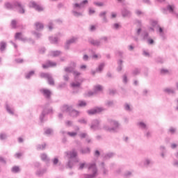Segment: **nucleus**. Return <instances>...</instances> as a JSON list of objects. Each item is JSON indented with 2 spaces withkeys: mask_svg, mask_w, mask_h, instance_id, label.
I'll use <instances>...</instances> for the list:
<instances>
[{
  "mask_svg": "<svg viewBox=\"0 0 178 178\" xmlns=\"http://www.w3.org/2000/svg\"><path fill=\"white\" fill-rule=\"evenodd\" d=\"M88 3V0H83L80 3H75L72 4L73 10L72 11V15L75 17H80V16H83V13L79 12V9H83V8H86L85 5H87Z\"/></svg>",
  "mask_w": 178,
  "mask_h": 178,
  "instance_id": "nucleus-1",
  "label": "nucleus"
},
{
  "mask_svg": "<svg viewBox=\"0 0 178 178\" xmlns=\"http://www.w3.org/2000/svg\"><path fill=\"white\" fill-rule=\"evenodd\" d=\"M4 6L6 9H8L10 10H12L16 8L19 9V13H24V8L23 7V5H22V2L15 1L13 3L7 2L4 4Z\"/></svg>",
  "mask_w": 178,
  "mask_h": 178,
  "instance_id": "nucleus-2",
  "label": "nucleus"
},
{
  "mask_svg": "<svg viewBox=\"0 0 178 178\" xmlns=\"http://www.w3.org/2000/svg\"><path fill=\"white\" fill-rule=\"evenodd\" d=\"M88 170L89 173L92 174H85L83 178H95L98 173V169L97 168V164L95 163L88 164Z\"/></svg>",
  "mask_w": 178,
  "mask_h": 178,
  "instance_id": "nucleus-3",
  "label": "nucleus"
},
{
  "mask_svg": "<svg viewBox=\"0 0 178 178\" xmlns=\"http://www.w3.org/2000/svg\"><path fill=\"white\" fill-rule=\"evenodd\" d=\"M108 123L111 127L108 125H104L103 127L104 130H106V131H116V130L119 129V126H120L119 122L112 119H108Z\"/></svg>",
  "mask_w": 178,
  "mask_h": 178,
  "instance_id": "nucleus-4",
  "label": "nucleus"
},
{
  "mask_svg": "<svg viewBox=\"0 0 178 178\" xmlns=\"http://www.w3.org/2000/svg\"><path fill=\"white\" fill-rule=\"evenodd\" d=\"M76 64H74V67H67L65 68V72H66V73H72L74 74L75 80H79V76H80L81 73L74 70Z\"/></svg>",
  "mask_w": 178,
  "mask_h": 178,
  "instance_id": "nucleus-5",
  "label": "nucleus"
},
{
  "mask_svg": "<svg viewBox=\"0 0 178 178\" xmlns=\"http://www.w3.org/2000/svg\"><path fill=\"white\" fill-rule=\"evenodd\" d=\"M100 123L101 122L98 120H92L90 129L93 130V131H97V130H101V126L99 125Z\"/></svg>",
  "mask_w": 178,
  "mask_h": 178,
  "instance_id": "nucleus-6",
  "label": "nucleus"
},
{
  "mask_svg": "<svg viewBox=\"0 0 178 178\" xmlns=\"http://www.w3.org/2000/svg\"><path fill=\"white\" fill-rule=\"evenodd\" d=\"M40 92H41V94H42L43 97L46 99H51V97L52 96V92H51V90L45 88H42L40 89Z\"/></svg>",
  "mask_w": 178,
  "mask_h": 178,
  "instance_id": "nucleus-7",
  "label": "nucleus"
},
{
  "mask_svg": "<svg viewBox=\"0 0 178 178\" xmlns=\"http://www.w3.org/2000/svg\"><path fill=\"white\" fill-rule=\"evenodd\" d=\"M104 111V108L102 107H95L90 110L87 111V113L90 116L92 115H97V113H101Z\"/></svg>",
  "mask_w": 178,
  "mask_h": 178,
  "instance_id": "nucleus-8",
  "label": "nucleus"
},
{
  "mask_svg": "<svg viewBox=\"0 0 178 178\" xmlns=\"http://www.w3.org/2000/svg\"><path fill=\"white\" fill-rule=\"evenodd\" d=\"M30 8H33L37 12L44 11V7L35 3V1H31L29 3Z\"/></svg>",
  "mask_w": 178,
  "mask_h": 178,
  "instance_id": "nucleus-9",
  "label": "nucleus"
},
{
  "mask_svg": "<svg viewBox=\"0 0 178 178\" xmlns=\"http://www.w3.org/2000/svg\"><path fill=\"white\" fill-rule=\"evenodd\" d=\"M74 81L75 82H72L71 83V87H72V88L80 87L81 86V83L83 82V78H80V76H78V80L74 79Z\"/></svg>",
  "mask_w": 178,
  "mask_h": 178,
  "instance_id": "nucleus-10",
  "label": "nucleus"
},
{
  "mask_svg": "<svg viewBox=\"0 0 178 178\" xmlns=\"http://www.w3.org/2000/svg\"><path fill=\"white\" fill-rule=\"evenodd\" d=\"M88 42L91 45H93V47H100V45H102V42H101L99 39L95 40V39L90 38L88 40Z\"/></svg>",
  "mask_w": 178,
  "mask_h": 178,
  "instance_id": "nucleus-11",
  "label": "nucleus"
},
{
  "mask_svg": "<svg viewBox=\"0 0 178 178\" xmlns=\"http://www.w3.org/2000/svg\"><path fill=\"white\" fill-rule=\"evenodd\" d=\"M52 112H53L52 108H49V109L44 108L40 116V122H44V118H45V115H47V113H52Z\"/></svg>",
  "mask_w": 178,
  "mask_h": 178,
  "instance_id": "nucleus-12",
  "label": "nucleus"
},
{
  "mask_svg": "<svg viewBox=\"0 0 178 178\" xmlns=\"http://www.w3.org/2000/svg\"><path fill=\"white\" fill-rule=\"evenodd\" d=\"M76 40H77V38H72L67 40L66 44L65 45V49H69V48H70L71 44H74V42H76Z\"/></svg>",
  "mask_w": 178,
  "mask_h": 178,
  "instance_id": "nucleus-13",
  "label": "nucleus"
},
{
  "mask_svg": "<svg viewBox=\"0 0 178 178\" xmlns=\"http://www.w3.org/2000/svg\"><path fill=\"white\" fill-rule=\"evenodd\" d=\"M66 155H70V159H73L77 156V152L76 149H72L71 152H65Z\"/></svg>",
  "mask_w": 178,
  "mask_h": 178,
  "instance_id": "nucleus-14",
  "label": "nucleus"
},
{
  "mask_svg": "<svg viewBox=\"0 0 178 178\" xmlns=\"http://www.w3.org/2000/svg\"><path fill=\"white\" fill-rule=\"evenodd\" d=\"M121 13L123 17H129V16H131V12L126 8H122Z\"/></svg>",
  "mask_w": 178,
  "mask_h": 178,
  "instance_id": "nucleus-15",
  "label": "nucleus"
},
{
  "mask_svg": "<svg viewBox=\"0 0 178 178\" xmlns=\"http://www.w3.org/2000/svg\"><path fill=\"white\" fill-rule=\"evenodd\" d=\"M72 107H73L72 106L65 104L61 107V111L62 112H67L69 113L72 111Z\"/></svg>",
  "mask_w": 178,
  "mask_h": 178,
  "instance_id": "nucleus-16",
  "label": "nucleus"
},
{
  "mask_svg": "<svg viewBox=\"0 0 178 178\" xmlns=\"http://www.w3.org/2000/svg\"><path fill=\"white\" fill-rule=\"evenodd\" d=\"M56 66V63L52 61H48L46 65H42L43 69H48V67H54Z\"/></svg>",
  "mask_w": 178,
  "mask_h": 178,
  "instance_id": "nucleus-17",
  "label": "nucleus"
},
{
  "mask_svg": "<svg viewBox=\"0 0 178 178\" xmlns=\"http://www.w3.org/2000/svg\"><path fill=\"white\" fill-rule=\"evenodd\" d=\"M69 114L70 115H71L72 118H77V116L80 115V112L79 111L73 109V107H72Z\"/></svg>",
  "mask_w": 178,
  "mask_h": 178,
  "instance_id": "nucleus-18",
  "label": "nucleus"
},
{
  "mask_svg": "<svg viewBox=\"0 0 178 178\" xmlns=\"http://www.w3.org/2000/svg\"><path fill=\"white\" fill-rule=\"evenodd\" d=\"M35 30L38 31H41V30H44V24L41 22L35 23Z\"/></svg>",
  "mask_w": 178,
  "mask_h": 178,
  "instance_id": "nucleus-19",
  "label": "nucleus"
},
{
  "mask_svg": "<svg viewBox=\"0 0 178 178\" xmlns=\"http://www.w3.org/2000/svg\"><path fill=\"white\" fill-rule=\"evenodd\" d=\"M115 156V153L113 152H109L106 153L104 155V161H108V159H111V158H113Z\"/></svg>",
  "mask_w": 178,
  "mask_h": 178,
  "instance_id": "nucleus-20",
  "label": "nucleus"
},
{
  "mask_svg": "<svg viewBox=\"0 0 178 178\" xmlns=\"http://www.w3.org/2000/svg\"><path fill=\"white\" fill-rule=\"evenodd\" d=\"M117 63H118L117 71L122 72L123 69V60L122 59L118 60Z\"/></svg>",
  "mask_w": 178,
  "mask_h": 178,
  "instance_id": "nucleus-21",
  "label": "nucleus"
},
{
  "mask_svg": "<svg viewBox=\"0 0 178 178\" xmlns=\"http://www.w3.org/2000/svg\"><path fill=\"white\" fill-rule=\"evenodd\" d=\"M50 56H54V58H56V56H60V55H62V51H52L49 53Z\"/></svg>",
  "mask_w": 178,
  "mask_h": 178,
  "instance_id": "nucleus-22",
  "label": "nucleus"
},
{
  "mask_svg": "<svg viewBox=\"0 0 178 178\" xmlns=\"http://www.w3.org/2000/svg\"><path fill=\"white\" fill-rule=\"evenodd\" d=\"M166 10L170 12V13H173L175 12V5H168L167 8H163V10L166 12Z\"/></svg>",
  "mask_w": 178,
  "mask_h": 178,
  "instance_id": "nucleus-23",
  "label": "nucleus"
},
{
  "mask_svg": "<svg viewBox=\"0 0 178 178\" xmlns=\"http://www.w3.org/2000/svg\"><path fill=\"white\" fill-rule=\"evenodd\" d=\"M143 163L145 166H151L154 165V161L151 159H145Z\"/></svg>",
  "mask_w": 178,
  "mask_h": 178,
  "instance_id": "nucleus-24",
  "label": "nucleus"
},
{
  "mask_svg": "<svg viewBox=\"0 0 178 178\" xmlns=\"http://www.w3.org/2000/svg\"><path fill=\"white\" fill-rule=\"evenodd\" d=\"M138 126L141 129V130H148V127H147V124L143 122H138Z\"/></svg>",
  "mask_w": 178,
  "mask_h": 178,
  "instance_id": "nucleus-25",
  "label": "nucleus"
},
{
  "mask_svg": "<svg viewBox=\"0 0 178 178\" xmlns=\"http://www.w3.org/2000/svg\"><path fill=\"white\" fill-rule=\"evenodd\" d=\"M6 109L7 112L8 113H10V115H15V109L10 108V106H9V105H8V104L6 105Z\"/></svg>",
  "mask_w": 178,
  "mask_h": 178,
  "instance_id": "nucleus-26",
  "label": "nucleus"
},
{
  "mask_svg": "<svg viewBox=\"0 0 178 178\" xmlns=\"http://www.w3.org/2000/svg\"><path fill=\"white\" fill-rule=\"evenodd\" d=\"M104 67H105V63H102L100 65H99L98 67L96 69V72L97 73H101V72L104 70Z\"/></svg>",
  "mask_w": 178,
  "mask_h": 178,
  "instance_id": "nucleus-27",
  "label": "nucleus"
},
{
  "mask_svg": "<svg viewBox=\"0 0 178 178\" xmlns=\"http://www.w3.org/2000/svg\"><path fill=\"white\" fill-rule=\"evenodd\" d=\"M40 158L42 161H44V162H46L47 163L49 162V158H48V156H47L46 154H41Z\"/></svg>",
  "mask_w": 178,
  "mask_h": 178,
  "instance_id": "nucleus-28",
  "label": "nucleus"
},
{
  "mask_svg": "<svg viewBox=\"0 0 178 178\" xmlns=\"http://www.w3.org/2000/svg\"><path fill=\"white\" fill-rule=\"evenodd\" d=\"M163 92H165V94H175V90L173 88H166L163 89Z\"/></svg>",
  "mask_w": 178,
  "mask_h": 178,
  "instance_id": "nucleus-29",
  "label": "nucleus"
},
{
  "mask_svg": "<svg viewBox=\"0 0 178 178\" xmlns=\"http://www.w3.org/2000/svg\"><path fill=\"white\" fill-rule=\"evenodd\" d=\"M142 37H143V41H147L149 37V34L148 33V32L145 31L142 34Z\"/></svg>",
  "mask_w": 178,
  "mask_h": 178,
  "instance_id": "nucleus-30",
  "label": "nucleus"
},
{
  "mask_svg": "<svg viewBox=\"0 0 178 178\" xmlns=\"http://www.w3.org/2000/svg\"><path fill=\"white\" fill-rule=\"evenodd\" d=\"M49 40L51 44H58V38L50 36Z\"/></svg>",
  "mask_w": 178,
  "mask_h": 178,
  "instance_id": "nucleus-31",
  "label": "nucleus"
},
{
  "mask_svg": "<svg viewBox=\"0 0 178 178\" xmlns=\"http://www.w3.org/2000/svg\"><path fill=\"white\" fill-rule=\"evenodd\" d=\"M76 106H79L80 108H84V106H87V103L84 101L79 100V104H76Z\"/></svg>",
  "mask_w": 178,
  "mask_h": 178,
  "instance_id": "nucleus-32",
  "label": "nucleus"
},
{
  "mask_svg": "<svg viewBox=\"0 0 178 178\" xmlns=\"http://www.w3.org/2000/svg\"><path fill=\"white\" fill-rule=\"evenodd\" d=\"M48 83L50 86H55V81H54V78H52V75H50L48 78Z\"/></svg>",
  "mask_w": 178,
  "mask_h": 178,
  "instance_id": "nucleus-33",
  "label": "nucleus"
},
{
  "mask_svg": "<svg viewBox=\"0 0 178 178\" xmlns=\"http://www.w3.org/2000/svg\"><path fill=\"white\" fill-rule=\"evenodd\" d=\"M140 73H141V70L139 68H135L133 71H132V74L134 76H138V74H140Z\"/></svg>",
  "mask_w": 178,
  "mask_h": 178,
  "instance_id": "nucleus-34",
  "label": "nucleus"
},
{
  "mask_svg": "<svg viewBox=\"0 0 178 178\" xmlns=\"http://www.w3.org/2000/svg\"><path fill=\"white\" fill-rule=\"evenodd\" d=\"M11 172L13 173H19V172H20V168H19V166L15 165V166L12 168Z\"/></svg>",
  "mask_w": 178,
  "mask_h": 178,
  "instance_id": "nucleus-35",
  "label": "nucleus"
},
{
  "mask_svg": "<svg viewBox=\"0 0 178 178\" xmlns=\"http://www.w3.org/2000/svg\"><path fill=\"white\" fill-rule=\"evenodd\" d=\"M80 152L83 154H90V147H86L85 149H81Z\"/></svg>",
  "mask_w": 178,
  "mask_h": 178,
  "instance_id": "nucleus-36",
  "label": "nucleus"
},
{
  "mask_svg": "<svg viewBox=\"0 0 178 178\" xmlns=\"http://www.w3.org/2000/svg\"><path fill=\"white\" fill-rule=\"evenodd\" d=\"M94 90H95V92H99V91H102V86L101 85H97L96 86H95L94 88Z\"/></svg>",
  "mask_w": 178,
  "mask_h": 178,
  "instance_id": "nucleus-37",
  "label": "nucleus"
},
{
  "mask_svg": "<svg viewBox=\"0 0 178 178\" xmlns=\"http://www.w3.org/2000/svg\"><path fill=\"white\" fill-rule=\"evenodd\" d=\"M6 49V42H1L0 43V51H5Z\"/></svg>",
  "mask_w": 178,
  "mask_h": 178,
  "instance_id": "nucleus-38",
  "label": "nucleus"
},
{
  "mask_svg": "<svg viewBox=\"0 0 178 178\" xmlns=\"http://www.w3.org/2000/svg\"><path fill=\"white\" fill-rule=\"evenodd\" d=\"M144 135L146 138H151V137H152V132H151L150 131H146Z\"/></svg>",
  "mask_w": 178,
  "mask_h": 178,
  "instance_id": "nucleus-39",
  "label": "nucleus"
},
{
  "mask_svg": "<svg viewBox=\"0 0 178 178\" xmlns=\"http://www.w3.org/2000/svg\"><path fill=\"white\" fill-rule=\"evenodd\" d=\"M54 133V130L51 128L44 129V134H47V136H49V134H52Z\"/></svg>",
  "mask_w": 178,
  "mask_h": 178,
  "instance_id": "nucleus-40",
  "label": "nucleus"
},
{
  "mask_svg": "<svg viewBox=\"0 0 178 178\" xmlns=\"http://www.w3.org/2000/svg\"><path fill=\"white\" fill-rule=\"evenodd\" d=\"M47 172V169L39 170L37 171L38 176H42Z\"/></svg>",
  "mask_w": 178,
  "mask_h": 178,
  "instance_id": "nucleus-41",
  "label": "nucleus"
},
{
  "mask_svg": "<svg viewBox=\"0 0 178 178\" xmlns=\"http://www.w3.org/2000/svg\"><path fill=\"white\" fill-rule=\"evenodd\" d=\"M50 76H51V74H49V73H44V72H42V73L40 74V77H42V79H48V78Z\"/></svg>",
  "mask_w": 178,
  "mask_h": 178,
  "instance_id": "nucleus-42",
  "label": "nucleus"
},
{
  "mask_svg": "<svg viewBox=\"0 0 178 178\" xmlns=\"http://www.w3.org/2000/svg\"><path fill=\"white\" fill-rule=\"evenodd\" d=\"M34 71H31L29 72L28 74H26L25 77L26 79H30L31 76H34Z\"/></svg>",
  "mask_w": 178,
  "mask_h": 178,
  "instance_id": "nucleus-43",
  "label": "nucleus"
},
{
  "mask_svg": "<svg viewBox=\"0 0 178 178\" xmlns=\"http://www.w3.org/2000/svg\"><path fill=\"white\" fill-rule=\"evenodd\" d=\"M101 165H102V169H103L104 175H106V173H108V170L106 168H105V163L102 162L101 163Z\"/></svg>",
  "mask_w": 178,
  "mask_h": 178,
  "instance_id": "nucleus-44",
  "label": "nucleus"
},
{
  "mask_svg": "<svg viewBox=\"0 0 178 178\" xmlns=\"http://www.w3.org/2000/svg\"><path fill=\"white\" fill-rule=\"evenodd\" d=\"M99 41L100 42H108V37L106 36H103L102 38H99Z\"/></svg>",
  "mask_w": 178,
  "mask_h": 178,
  "instance_id": "nucleus-45",
  "label": "nucleus"
},
{
  "mask_svg": "<svg viewBox=\"0 0 178 178\" xmlns=\"http://www.w3.org/2000/svg\"><path fill=\"white\" fill-rule=\"evenodd\" d=\"M78 122L81 124H87V120H86L85 118H81L78 120Z\"/></svg>",
  "mask_w": 178,
  "mask_h": 178,
  "instance_id": "nucleus-46",
  "label": "nucleus"
},
{
  "mask_svg": "<svg viewBox=\"0 0 178 178\" xmlns=\"http://www.w3.org/2000/svg\"><path fill=\"white\" fill-rule=\"evenodd\" d=\"M45 147H47V145H37V149H45Z\"/></svg>",
  "mask_w": 178,
  "mask_h": 178,
  "instance_id": "nucleus-47",
  "label": "nucleus"
},
{
  "mask_svg": "<svg viewBox=\"0 0 178 178\" xmlns=\"http://www.w3.org/2000/svg\"><path fill=\"white\" fill-rule=\"evenodd\" d=\"M84 166H86V162L84 163H79V170H83L84 169Z\"/></svg>",
  "mask_w": 178,
  "mask_h": 178,
  "instance_id": "nucleus-48",
  "label": "nucleus"
},
{
  "mask_svg": "<svg viewBox=\"0 0 178 178\" xmlns=\"http://www.w3.org/2000/svg\"><path fill=\"white\" fill-rule=\"evenodd\" d=\"M124 109H125V111H127L128 112H131V108L130 107V105H129V104H125Z\"/></svg>",
  "mask_w": 178,
  "mask_h": 178,
  "instance_id": "nucleus-49",
  "label": "nucleus"
},
{
  "mask_svg": "<svg viewBox=\"0 0 178 178\" xmlns=\"http://www.w3.org/2000/svg\"><path fill=\"white\" fill-rule=\"evenodd\" d=\"M20 38H22V33L20 32L16 33L15 35V40H20Z\"/></svg>",
  "mask_w": 178,
  "mask_h": 178,
  "instance_id": "nucleus-50",
  "label": "nucleus"
},
{
  "mask_svg": "<svg viewBox=\"0 0 178 178\" xmlns=\"http://www.w3.org/2000/svg\"><path fill=\"white\" fill-rule=\"evenodd\" d=\"M122 81L124 84H127V74H124L122 76Z\"/></svg>",
  "mask_w": 178,
  "mask_h": 178,
  "instance_id": "nucleus-51",
  "label": "nucleus"
},
{
  "mask_svg": "<svg viewBox=\"0 0 178 178\" xmlns=\"http://www.w3.org/2000/svg\"><path fill=\"white\" fill-rule=\"evenodd\" d=\"M17 25V22H16V20L13 19L11 22V26L13 27V29H16V26Z\"/></svg>",
  "mask_w": 178,
  "mask_h": 178,
  "instance_id": "nucleus-52",
  "label": "nucleus"
},
{
  "mask_svg": "<svg viewBox=\"0 0 178 178\" xmlns=\"http://www.w3.org/2000/svg\"><path fill=\"white\" fill-rule=\"evenodd\" d=\"M88 136V134H87V133H81L79 134V137L81 138H87Z\"/></svg>",
  "mask_w": 178,
  "mask_h": 178,
  "instance_id": "nucleus-53",
  "label": "nucleus"
},
{
  "mask_svg": "<svg viewBox=\"0 0 178 178\" xmlns=\"http://www.w3.org/2000/svg\"><path fill=\"white\" fill-rule=\"evenodd\" d=\"M52 162L54 166H56V165H58V163H59V159H58V158L56 157L54 159H52Z\"/></svg>",
  "mask_w": 178,
  "mask_h": 178,
  "instance_id": "nucleus-54",
  "label": "nucleus"
},
{
  "mask_svg": "<svg viewBox=\"0 0 178 178\" xmlns=\"http://www.w3.org/2000/svg\"><path fill=\"white\" fill-rule=\"evenodd\" d=\"M67 165L70 169L73 168V163H72V160L68 161Z\"/></svg>",
  "mask_w": 178,
  "mask_h": 178,
  "instance_id": "nucleus-55",
  "label": "nucleus"
},
{
  "mask_svg": "<svg viewBox=\"0 0 178 178\" xmlns=\"http://www.w3.org/2000/svg\"><path fill=\"white\" fill-rule=\"evenodd\" d=\"M67 134H68V136L70 137H74L77 136V132H67Z\"/></svg>",
  "mask_w": 178,
  "mask_h": 178,
  "instance_id": "nucleus-56",
  "label": "nucleus"
},
{
  "mask_svg": "<svg viewBox=\"0 0 178 178\" xmlns=\"http://www.w3.org/2000/svg\"><path fill=\"white\" fill-rule=\"evenodd\" d=\"M168 73H169V70H168L166 69H161V74H168Z\"/></svg>",
  "mask_w": 178,
  "mask_h": 178,
  "instance_id": "nucleus-57",
  "label": "nucleus"
},
{
  "mask_svg": "<svg viewBox=\"0 0 178 178\" xmlns=\"http://www.w3.org/2000/svg\"><path fill=\"white\" fill-rule=\"evenodd\" d=\"M48 29L49 30H52L54 29V23L52 22V21H51L49 24H48Z\"/></svg>",
  "mask_w": 178,
  "mask_h": 178,
  "instance_id": "nucleus-58",
  "label": "nucleus"
},
{
  "mask_svg": "<svg viewBox=\"0 0 178 178\" xmlns=\"http://www.w3.org/2000/svg\"><path fill=\"white\" fill-rule=\"evenodd\" d=\"M33 34L35 35L36 38H41V33H37L35 31L33 32Z\"/></svg>",
  "mask_w": 178,
  "mask_h": 178,
  "instance_id": "nucleus-59",
  "label": "nucleus"
},
{
  "mask_svg": "<svg viewBox=\"0 0 178 178\" xmlns=\"http://www.w3.org/2000/svg\"><path fill=\"white\" fill-rule=\"evenodd\" d=\"M6 134H0V140H6Z\"/></svg>",
  "mask_w": 178,
  "mask_h": 178,
  "instance_id": "nucleus-60",
  "label": "nucleus"
},
{
  "mask_svg": "<svg viewBox=\"0 0 178 178\" xmlns=\"http://www.w3.org/2000/svg\"><path fill=\"white\" fill-rule=\"evenodd\" d=\"M156 62L157 63H162L163 62V59H162V58L158 57L156 58Z\"/></svg>",
  "mask_w": 178,
  "mask_h": 178,
  "instance_id": "nucleus-61",
  "label": "nucleus"
},
{
  "mask_svg": "<svg viewBox=\"0 0 178 178\" xmlns=\"http://www.w3.org/2000/svg\"><path fill=\"white\" fill-rule=\"evenodd\" d=\"M106 105V106H113V101H108Z\"/></svg>",
  "mask_w": 178,
  "mask_h": 178,
  "instance_id": "nucleus-62",
  "label": "nucleus"
},
{
  "mask_svg": "<svg viewBox=\"0 0 178 178\" xmlns=\"http://www.w3.org/2000/svg\"><path fill=\"white\" fill-rule=\"evenodd\" d=\"M159 35L162 40H166V35L165 34V33L163 32L160 33Z\"/></svg>",
  "mask_w": 178,
  "mask_h": 178,
  "instance_id": "nucleus-63",
  "label": "nucleus"
},
{
  "mask_svg": "<svg viewBox=\"0 0 178 178\" xmlns=\"http://www.w3.org/2000/svg\"><path fill=\"white\" fill-rule=\"evenodd\" d=\"M173 166H175V168H178V160H174L173 163H172Z\"/></svg>",
  "mask_w": 178,
  "mask_h": 178,
  "instance_id": "nucleus-64",
  "label": "nucleus"
}]
</instances>
